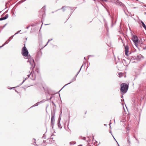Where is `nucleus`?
Instances as JSON below:
<instances>
[{
	"label": "nucleus",
	"instance_id": "f257e3e1",
	"mask_svg": "<svg viewBox=\"0 0 146 146\" xmlns=\"http://www.w3.org/2000/svg\"><path fill=\"white\" fill-rule=\"evenodd\" d=\"M131 39L133 41L135 46L137 47L139 44L141 43L142 42L141 39L140 40L138 38V37H131Z\"/></svg>",
	"mask_w": 146,
	"mask_h": 146
},
{
	"label": "nucleus",
	"instance_id": "f03ea898",
	"mask_svg": "<svg viewBox=\"0 0 146 146\" xmlns=\"http://www.w3.org/2000/svg\"><path fill=\"white\" fill-rule=\"evenodd\" d=\"M128 89V85L125 83H122L121 85V91L124 93L127 92Z\"/></svg>",
	"mask_w": 146,
	"mask_h": 146
},
{
	"label": "nucleus",
	"instance_id": "7ed1b4c3",
	"mask_svg": "<svg viewBox=\"0 0 146 146\" xmlns=\"http://www.w3.org/2000/svg\"><path fill=\"white\" fill-rule=\"evenodd\" d=\"M22 54L24 56H26L28 55L29 52L24 44V46L22 48Z\"/></svg>",
	"mask_w": 146,
	"mask_h": 146
},
{
	"label": "nucleus",
	"instance_id": "20e7f679",
	"mask_svg": "<svg viewBox=\"0 0 146 146\" xmlns=\"http://www.w3.org/2000/svg\"><path fill=\"white\" fill-rule=\"evenodd\" d=\"M34 72H33V74H32V73L31 72L30 74H29L28 75V77H27L25 80H23V82L20 84V85H21L26 79H27L29 77L31 76V77H30V78L33 80H35L36 78V76L35 75H34Z\"/></svg>",
	"mask_w": 146,
	"mask_h": 146
},
{
	"label": "nucleus",
	"instance_id": "39448f33",
	"mask_svg": "<svg viewBox=\"0 0 146 146\" xmlns=\"http://www.w3.org/2000/svg\"><path fill=\"white\" fill-rule=\"evenodd\" d=\"M52 117L51 119V124L53 128V126L54 125V123L55 121V113L54 112L52 113Z\"/></svg>",
	"mask_w": 146,
	"mask_h": 146
},
{
	"label": "nucleus",
	"instance_id": "423d86ee",
	"mask_svg": "<svg viewBox=\"0 0 146 146\" xmlns=\"http://www.w3.org/2000/svg\"><path fill=\"white\" fill-rule=\"evenodd\" d=\"M45 7L44 6L40 10V15L42 16V17H45Z\"/></svg>",
	"mask_w": 146,
	"mask_h": 146
},
{
	"label": "nucleus",
	"instance_id": "0eeeda50",
	"mask_svg": "<svg viewBox=\"0 0 146 146\" xmlns=\"http://www.w3.org/2000/svg\"><path fill=\"white\" fill-rule=\"evenodd\" d=\"M13 37H9V38L1 46H0V48L3 46L5 44H7L9 41L11 40L13 38Z\"/></svg>",
	"mask_w": 146,
	"mask_h": 146
},
{
	"label": "nucleus",
	"instance_id": "6e6552de",
	"mask_svg": "<svg viewBox=\"0 0 146 146\" xmlns=\"http://www.w3.org/2000/svg\"><path fill=\"white\" fill-rule=\"evenodd\" d=\"M42 54V53L40 50H39L37 52L36 54V57L37 58H39L41 56Z\"/></svg>",
	"mask_w": 146,
	"mask_h": 146
},
{
	"label": "nucleus",
	"instance_id": "1a4fd4ad",
	"mask_svg": "<svg viewBox=\"0 0 146 146\" xmlns=\"http://www.w3.org/2000/svg\"><path fill=\"white\" fill-rule=\"evenodd\" d=\"M125 54L127 56H128V50H129V47L127 45H126L125 46Z\"/></svg>",
	"mask_w": 146,
	"mask_h": 146
},
{
	"label": "nucleus",
	"instance_id": "9d476101",
	"mask_svg": "<svg viewBox=\"0 0 146 146\" xmlns=\"http://www.w3.org/2000/svg\"><path fill=\"white\" fill-rule=\"evenodd\" d=\"M30 63L31 64L32 67L34 68L35 66V63L33 59L31 60L30 61Z\"/></svg>",
	"mask_w": 146,
	"mask_h": 146
},
{
	"label": "nucleus",
	"instance_id": "9b49d317",
	"mask_svg": "<svg viewBox=\"0 0 146 146\" xmlns=\"http://www.w3.org/2000/svg\"><path fill=\"white\" fill-rule=\"evenodd\" d=\"M8 17V15L7 14L6 15H5V16H4V17H1V18H0V20L2 21V20H4L6 19Z\"/></svg>",
	"mask_w": 146,
	"mask_h": 146
},
{
	"label": "nucleus",
	"instance_id": "f8f14e48",
	"mask_svg": "<svg viewBox=\"0 0 146 146\" xmlns=\"http://www.w3.org/2000/svg\"><path fill=\"white\" fill-rule=\"evenodd\" d=\"M76 79V78H75V77H74L71 80V81L69 83H68L67 84H66V85H65L63 87H64V86H66V85H68L70 84L72 82L75 81Z\"/></svg>",
	"mask_w": 146,
	"mask_h": 146
},
{
	"label": "nucleus",
	"instance_id": "ddd939ff",
	"mask_svg": "<svg viewBox=\"0 0 146 146\" xmlns=\"http://www.w3.org/2000/svg\"><path fill=\"white\" fill-rule=\"evenodd\" d=\"M45 85L43 86V85H42L40 86V88L41 90L42 91H45Z\"/></svg>",
	"mask_w": 146,
	"mask_h": 146
},
{
	"label": "nucleus",
	"instance_id": "4468645a",
	"mask_svg": "<svg viewBox=\"0 0 146 146\" xmlns=\"http://www.w3.org/2000/svg\"><path fill=\"white\" fill-rule=\"evenodd\" d=\"M141 22L142 24V26L143 27L145 30H146V26L144 22L142 21H141Z\"/></svg>",
	"mask_w": 146,
	"mask_h": 146
},
{
	"label": "nucleus",
	"instance_id": "2eb2a0df",
	"mask_svg": "<svg viewBox=\"0 0 146 146\" xmlns=\"http://www.w3.org/2000/svg\"><path fill=\"white\" fill-rule=\"evenodd\" d=\"M83 66V64L82 66H81L80 68V70H79V71L75 75V76H74V77H75V78H76L77 75H78V74L80 72V71L81 70V69L82 68V67Z\"/></svg>",
	"mask_w": 146,
	"mask_h": 146
},
{
	"label": "nucleus",
	"instance_id": "dca6fc26",
	"mask_svg": "<svg viewBox=\"0 0 146 146\" xmlns=\"http://www.w3.org/2000/svg\"><path fill=\"white\" fill-rule=\"evenodd\" d=\"M123 74H124L123 73H121V72L119 73L118 74L119 75V78H121V77H122L123 76Z\"/></svg>",
	"mask_w": 146,
	"mask_h": 146
},
{
	"label": "nucleus",
	"instance_id": "f3484780",
	"mask_svg": "<svg viewBox=\"0 0 146 146\" xmlns=\"http://www.w3.org/2000/svg\"><path fill=\"white\" fill-rule=\"evenodd\" d=\"M58 127L60 129H61L62 127V126H61V124L60 121H59L58 123Z\"/></svg>",
	"mask_w": 146,
	"mask_h": 146
},
{
	"label": "nucleus",
	"instance_id": "a211bd4d",
	"mask_svg": "<svg viewBox=\"0 0 146 146\" xmlns=\"http://www.w3.org/2000/svg\"><path fill=\"white\" fill-rule=\"evenodd\" d=\"M45 101H46V100H45L44 99V100H42L41 101L38 102V103L39 104H42V103L44 102Z\"/></svg>",
	"mask_w": 146,
	"mask_h": 146
},
{
	"label": "nucleus",
	"instance_id": "6ab92c4d",
	"mask_svg": "<svg viewBox=\"0 0 146 146\" xmlns=\"http://www.w3.org/2000/svg\"><path fill=\"white\" fill-rule=\"evenodd\" d=\"M67 7V8H69V7H66V6H64L62 7L61 8V9H63V12H64V11H65V9H64V7Z\"/></svg>",
	"mask_w": 146,
	"mask_h": 146
},
{
	"label": "nucleus",
	"instance_id": "aec40b11",
	"mask_svg": "<svg viewBox=\"0 0 146 146\" xmlns=\"http://www.w3.org/2000/svg\"><path fill=\"white\" fill-rule=\"evenodd\" d=\"M39 104L38 103V102L36 103L35 105H33V106H32V107L38 106V105Z\"/></svg>",
	"mask_w": 146,
	"mask_h": 146
},
{
	"label": "nucleus",
	"instance_id": "412c9836",
	"mask_svg": "<svg viewBox=\"0 0 146 146\" xmlns=\"http://www.w3.org/2000/svg\"><path fill=\"white\" fill-rule=\"evenodd\" d=\"M70 145H73L76 143V142H71L70 143Z\"/></svg>",
	"mask_w": 146,
	"mask_h": 146
},
{
	"label": "nucleus",
	"instance_id": "4be33fe9",
	"mask_svg": "<svg viewBox=\"0 0 146 146\" xmlns=\"http://www.w3.org/2000/svg\"><path fill=\"white\" fill-rule=\"evenodd\" d=\"M20 31H18L16 33H15L14 35L13 36H12V37L14 36H15V35L19 33L20 32Z\"/></svg>",
	"mask_w": 146,
	"mask_h": 146
},
{
	"label": "nucleus",
	"instance_id": "5701e85b",
	"mask_svg": "<svg viewBox=\"0 0 146 146\" xmlns=\"http://www.w3.org/2000/svg\"><path fill=\"white\" fill-rule=\"evenodd\" d=\"M36 72H37V73H38V69H37V70H35V73H34L35 74V73H36Z\"/></svg>",
	"mask_w": 146,
	"mask_h": 146
},
{
	"label": "nucleus",
	"instance_id": "b1692460",
	"mask_svg": "<svg viewBox=\"0 0 146 146\" xmlns=\"http://www.w3.org/2000/svg\"><path fill=\"white\" fill-rule=\"evenodd\" d=\"M131 35L132 36H134V37H135V36H137L136 35H132V33L131 32Z\"/></svg>",
	"mask_w": 146,
	"mask_h": 146
},
{
	"label": "nucleus",
	"instance_id": "393cba45",
	"mask_svg": "<svg viewBox=\"0 0 146 146\" xmlns=\"http://www.w3.org/2000/svg\"><path fill=\"white\" fill-rule=\"evenodd\" d=\"M127 141H128V142L129 143H130V141L129 140V138L128 137L127 138Z\"/></svg>",
	"mask_w": 146,
	"mask_h": 146
},
{
	"label": "nucleus",
	"instance_id": "a878e982",
	"mask_svg": "<svg viewBox=\"0 0 146 146\" xmlns=\"http://www.w3.org/2000/svg\"><path fill=\"white\" fill-rule=\"evenodd\" d=\"M50 141H51V142L52 143L54 142V140H53L52 139H50Z\"/></svg>",
	"mask_w": 146,
	"mask_h": 146
},
{
	"label": "nucleus",
	"instance_id": "bb28decb",
	"mask_svg": "<svg viewBox=\"0 0 146 146\" xmlns=\"http://www.w3.org/2000/svg\"><path fill=\"white\" fill-rule=\"evenodd\" d=\"M42 138H44V139H45V134H44L43 135V136Z\"/></svg>",
	"mask_w": 146,
	"mask_h": 146
},
{
	"label": "nucleus",
	"instance_id": "cd10ccee",
	"mask_svg": "<svg viewBox=\"0 0 146 146\" xmlns=\"http://www.w3.org/2000/svg\"><path fill=\"white\" fill-rule=\"evenodd\" d=\"M52 40V39H51V40H48V42H47V44H46V46L47 45V44L48 43V42H49L50 40Z\"/></svg>",
	"mask_w": 146,
	"mask_h": 146
},
{
	"label": "nucleus",
	"instance_id": "c85d7f7f",
	"mask_svg": "<svg viewBox=\"0 0 146 146\" xmlns=\"http://www.w3.org/2000/svg\"><path fill=\"white\" fill-rule=\"evenodd\" d=\"M33 140L34 141V143H36V142H35L36 139H35L34 138V139H33Z\"/></svg>",
	"mask_w": 146,
	"mask_h": 146
},
{
	"label": "nucleus",
	"instance_id": "c756f323",
	"mask_svg": "<svg viewBox=\"0 0 146 146\" xmlns=\"http://www.w3.org/2000/svg\"><path fill=\"white\" fill-rule=\"evenodd\" d=\"M52 96H51L50 98H49V100H50L52 98Z\"/></svg>",
	"mask_w": 146,
	"mask_h": 146
},
{
	"label": "nucleus",
	"instance_id": "7c9ffc66",
	"mask_svg": "<svg viewBox=\"0 0 146 146\" xmlns=\"http://www.w3.org/2000/svg\"><path fill=\"white\" fill-rule=\"evenodd\" d=\"M86 139V138L85 137H84L83 138V139H84V140H85Z\"/></svg>",
	"mask_w": 146,
	"mask_h": 146
},
{
	"label": "nucleus",
	"instance_id": "2f4dec72",
	"mask_svg": "<svg viewBox=\"0 0 146 146\" xmlns=\"http://www.w3.org/2000/svg\"><path fill=\"white\" fill-rule=\"evenodd\" d=\"M110 133H111V134L112 135V134L111 132V131H110Z\"/></svg>",
	"mask_w": 146,
	"mask_h": 146
},
{
	"label": "nucleus",
	"instance_id": "473e14b6",
	"mask_svg": "<svg viewBox=\"0 0 146 146\" xmlns=\"http://www.w3.org/2000/svg\"><path fill=\"white\" fill-rule=\"evenodd\" d=\"M122 4V3H121V2H120V3H119V4L120 5H121V4Z\"/></svg>",
	"mask_w": 146,
	"mask_h": 146
},
{
	"label": "nucleus",
	"instance_id": "72a5a7b5",
	"mask_svg": "<svg viewBox=\"0 0 146 146\" xmlns=\"http://www.w3.org/2000/svg\"><path fill=\"white\" fill-rule=\"evenodd\" d=\"M80 146H82V145H80Z\"/></svg>",
	"mask_w": 146,
	"mask_h": 146
},
{
	"label": "nucleus",
	"instance_id": "f704fd0d",
	"mask_svg": "<svg viewBox=\"0 0 146 146\" xmlns=\"http://www.w3.org/2000/svg\"><path fill=\"white\" fill-rule=\"evenodd\" d=\"M123 96H122H122H121V98H123Z\"/></svg>",
	"mask_w": 146,
	"mask_h": 146
},
{
	"label": "nucleus",
	"instance_id": "c9c22d12",
	"mask_svg": "<svg viewBox=\"0 0 146 146\" xmlns=\"http://www.w3.org/2000/svg\"><path fill=\"white\" fill-rule=\"evenodd\" d=\"M36 146H38V145L37 144H36Z\"/></svg>",
	"mask_w": 146,
	"mask_h": 146
},
{
	"label": "nucleus",
	"instance_id": "e433bc0d",
	"mask_svg": "<svg viewBox=\"0 0 146 146\" xmlns=\"http://www.w3.org/2000/svg\"><path fill=\"white\" fill-rule=\"evenodd\" d=\"M45 46H46V45H44V47H45Z\"/></svg>",
	"mask_w": 146,
	"mask_h": 146
},
{
	"label": "nucleus",
	"instance_id": "4c0bfd02",
	"mask_svg": "<svg viewBox=\"0 0 146 146\" xmlns=\"http://www.w3.org/2000/svg\"><path fill=\"white\" fill-rule=\"evenodd\" d=\"M84 59L85 60H86L85 57H84Z\"/></svg>",
	"mask_w": 146,
	"mask_h": 146
},
{
	"label": "nucleus",
	"instance_id": "58836bf2",
	"mask_svg": "<svg viewBox=\"0 0 146 146\" xmlns=\"http://www.w3.org/2000/svg\"><path fill=\"white\" fill-rule=\"evenodd\" d=\"M104 125H105V126H106L107 125L106 124H104Z\"/></svg>",
	"mask_w": 146,
	"mask_h": 146
},
{
	"label": "nucleus",
	"instance_id": "ea45409f",
	"mask_svg": "<svg viewBox=\"0 0 146 146\" xmlns=\"http://www.w3.org/2000/svg\"><path fill=\"white\" fill-rule=\"evenodd\" d=\"M144 13H145V14H146V12H145Z\"/></svg>",
	"mask_w": 146,
	"mask_h": 146
},
{
	"label": "nucleus",
	"instance_id": "a19ab883",
	"mask_svg": "<svg viewBox=\"0 0 146 146\" xmlns=\"http://www.w3.org/2000/svg\"><path fill=\"white\" fill-rule=\"evenodd\" d=\"M58 10H59V9H58V10H56V11H57Z\"/></svg>",
	"mask_w": 146,
	"mask_h": 146
},
{
	"label": "nucleus",
	"instance_id": "79ce46f5",
	"mask_svg": "<svg viewBox=\"0 0 146 146\" xmlns=\"http://www.w3.org/2000/svg\"><path fill=\"white\" fill-rule=\"evenodd\" d=\"M52 13H54V12L53 11V12H52Z\"/></svg>",
	"mask_w": 146,
	"mask_h": 146
},
{
	"label": "nucleus",
	"instance_id": "37998d69",
	"mask_svg": "<svg viewBox=\"0 0 146 146\" xmlns=\"http://www.w3.org/2000/svg\"><path fill=\"white\" fill-rule=\"evenodd\" d=\"M15 87H13V88H14Z\"/></svg>",
	"mask_w": 146,
	"mask_h": 146
},
{
	"label": "nucleus",
	"instance_id": "c03bdc74",
	"mask_svg": "<svg viewBox=\"0 0 146 146\" xmlns=\"http://www.w3.org/2000/svg\"><path fill=\"white\" fill-rule=\"evenodd\" d=\"M113 137L114 138V139H115L114 138V136H113Z\"/></svg>",
	"mask_w": 146,
	"mask_h": 146
},
{
	"label": "nucleus",
	"instance_id": "a18cd8bd",
	"mask_svg": "<svg viewBox=\"0 0 146 146\" xmlns=\"http://www.w3.org/2000/svg\"><path fill=\"white\" fill-rule=\"evenodd\" d=\"M44 141H44L43 142H44Z\"/></svg>",
	"mask_w": 146,
	"mask_h": 146
},
{
	"label": "nucleus",
	"instance_id": "49530a36",
	"mask_svg": "<svg viewBox=\"0 0 146 146\" xmlns=\"http://www.w3.org/2000/svg\"><path fill=\"white\" fill-rule=\"evenodd\" d=\"M114 121H115V119H114Z\"/></svg>",
	"mask_w": 146,
	"mask_h": 146
},
{
	"label": "nucleus",
	"instance_id": "de8ad7c7",
	"mask_svg": "<svg viewBox=\"0 0 146 146\" xmlns=\"http://www.w3.org/2000/svg\"><path fill=\"white\" fill-rule=\"evenodd\" d=\"M48 24H46V25H48Z\"/></svg>",
	"mask_w": 146,
	"mask_h": 146
}]
</instances>
